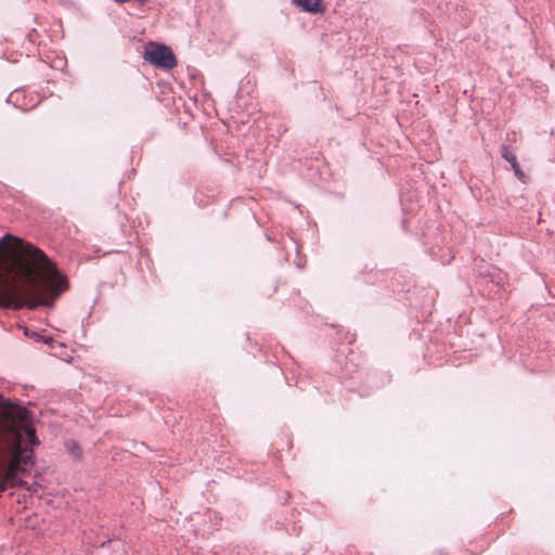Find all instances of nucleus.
<instances>
[{"mask_svg":"<svg viewBox=\"0 0 555 555\" xmlns=\"http://www.w3.org/2000/svg\"><path fill=\"white\" fill-rule=\"evenodd\" d=\"M68 280L35 245L5 234L0 240V307H52Z\"/></svg>","mask_w":555,"mask_h":555,"instance_id":"nucleus-1","label":"nucleus"},{"mask_svg":"<svg viewBox=\"0 0 555 555\" xmlns=\"http://www.w3.org/2000/svg\"><path fill=\"white\" fill-rule=\"evenodd\" d=\"M39 444L27 409L7 404L0 413V494L21 483L18 473L33 465V448Z\"/></svg>","mask_w":555,"mask_h":555,"instance_id":"nucleus-2","label":"nucleus"},{"mask_svg":"<svg viewBox=\"0 0 555 555\" xmlns=\"http://www.w3.org/2000/svg\"><path fill=\"white\" fill-rule=\"evenodd\" d=\"M143 57L156 67L171 69L177 65L172 50L162 43L147 42L144 47Z\"/></svg>","mask_w":555,"mask_h":555,"instance_id":"nucleus-3","label":"nucleus"},{"mask_svg":"<svg viewBox=\"0 0 555 555\" xmlns=\"http://www.w3.org/2000/svg\"><path fill=\"white\" fill-rule=\"evenodd\" d=\"M293 3L308 13H323L325 11L322 0H293Z\"/></svg>","mask_w":555,"mask_h":555,"instance_id":"nucleus-4","label":"nucleus"},{"mask_svg":"<svg viewBox=\"0 0 555 555\" xmlns=\"http://www.w3.org/2000/svg\"><path fill=\"white\" fill-rule=\"evenodd\" d=\"M501 155H502V157L506 162H508L511 164V166H512L513 170L515 171L516 176L521 178L524 176V173L520 170V167H519V164L517 163L516 156L512 152H509L507 146H505V145L502 146Z\"/></svg>","mask_w":555,"mask_h":555,"instance_id":"nucleus-5","label":"nucleus"}]
</instances>
